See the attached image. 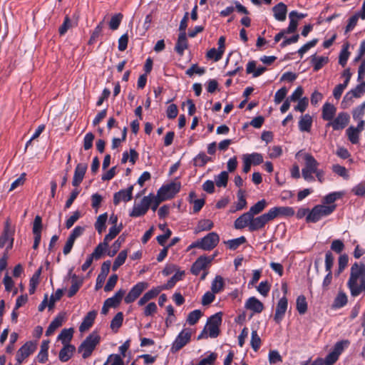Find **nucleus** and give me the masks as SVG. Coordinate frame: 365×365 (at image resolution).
<instances>
[{
	"mask_svg": "<svg viewBox=\"0 0 365 365\" xmlns=\"http://www.w3.org/2000/svg\"><path fill=\"white\" fill-rule=\"evenodd\" d=\"M108 247V243L103 240V242L99 243L94 249L92 254L90 255L96 260L101 258L103 254L106 251Z\"/></svg>",
	"mask_w": 365,
	"mask_h": 365,
	"instance_id": "34",
	"label": "nucleus"
},
{
	"mask_svg": "<svg viewBox=\"0 0 365 365\" xmlns=\"http://www.w3.org/2000/svg\"><path fill=\"white\" fill-rule=\"evenodd\" d=\"M108 219V215L106 212L100 215L96 222H95V229L97 230L98 234H101L106 229V223Z\"/></svg>",
	"mask_w": 365,
	"mask_h": 365,
	"instance_id": "36",
	"label": "nucleus"
},
{
	"mask_svg": "<svg viewBox=\"0 0 365 365\" xmlns=\"http://www.w3.org/2000/svg\"><path fill=\"white\" fill-rule=\"evenodd\" d=\"M328 62L329 58L327 56H318L316 54L311 56V63L314 71H319Z\"/></svg>",
	"mask_w": 365,
	"mask_h": 365,
	"instance_id": "28",
	"label": "nucleus"
},
{
	"mask_svg": "<svg viewBox=\"0 0 365 365\" xmlns=\"http://www.w3.org/2000/svg\"><path fill=\"white\" fill-rule=\"evenodd\" d=\"M223 54V51L212 48L207 51L206 57L209 59L213 60L214 61H218L222 58Z\"/></svg>",
	"mask_w": 365,
	"mask_h": 365,
	"instance_id": "53",
	"label": "nucleus"
},
{
	"mask_svg": "<svg viewBox=\"0 0 365 365\" xmlns=\"http://www.w3.org/2000/svg\"><path fill=\"white\" fill-rule=\"evenodd\" d=\"M223 278L217 275L215 277L211 284V290L213 293L217 294L221 292L224 288Z\"/></svg>",
	"mask_w": 365,
	"mask_h": 365,
	"instance_id": "41",
	"label": "nucleus"
},
{
	"mask_svg": "<svg viewBox=\"0 0 365 365\" xmlns=\"http://www.w3.org/2000/svg\"><path fill=\"white\" fill-rule=\"evenodd\" d=\"M274 19L278 21H284L286 19L287 7L282 3L279 2L272 8Z\"/></svg>",
	"mask_w": 365,
	"mask_h": 365,
	"instance_id": "21",
	"label": "nucleus"
},
{
	"mask_svg": "<svg viewBox=\"0 0 365 365\" xmlns=\"http://www.w3.org/2000/svg\"><path fill=\"white\" fill-rule=\"evenodd\" d=\"M101 341V336L96 331L90 334L78 346V352H82L83 359L88 358Z\"/></svg>",
	"mask_w": 365,
	"mask_h": 365,
	"instance_id": "2",
	"label": "nucleus"
},
{
	"mask_svg": "<svg viewBox=\"0 0 365 365\" xmlns=\"http://www.w3.org/2000/svg\"><path fill=\"white\" fill-rule=\"evenodd\" d=\"M228 178V172H221L215 178L216 185L219 187H225L227 185Z\"/></svg>",
	"mask_w": 365,
	"mask_h": 365,
	"instance_id": "47",
	"label": "nucleus"
},
{
	"mask_svg": "<svg viewBox=\"0 0 365 365\" xmlns=\"http://www.w3.org/2000/svg\"><path fill=\"white\" fill-rule=\"evenodd\" d=\"M15 230L11 227L9 220L5 222L4 230L0 236V248H3L7 244L6 252H8L13 247L14 244V235Z\"/></svg>",
	"mask_w": 365,
	"mask_h": 365,
	"instance_id": "6",
	"label": "nucleus"
},
{
	"mask_svg": "<svg viewBox=\"0 0 365 365\" xmlns=\"http://www.w3.org/2000/svg\"><path fill=\"white\" fill-rule=\"evenodd\" d=\"M36 349V344L31 341L26 342L17 351L16 359L20 365L27 357L32 354Z\"/></svg>",
	"mask_w": 365,
	"mask_h": 365,
	"instance_id": "11",
	"label": "nucleus"
},
{
	"mask_svg": "<svg viewBox=\"0 0 365 365\" xmlns=\"http://www.w3.org/2000/svg\"><path fill=\"white\" fill-rule=\"evenodd\" d=\"M237 198L238 202L235 205V210H242L247 206V201L245 196V191L242 190H239L237 192Z\"/></svg>",
	"mask_w": 365,
	"mask_h": 365,
	"instance_id": "52",
	"label": "nucleus"
},
{
	"mask_svg": "<svg viewBox=\"0 0 365 365\" xmlns=\"http://www.w3.org/2000/svg\"><path fill=\"white\" fill-rule=\"evenodd\" d=\"M205 72V69L203 67H199L197 63L192 64L190 68H189L186 71L185 74L190 77H192L194 73L198 75H202Z\"/></svg>",
	"mask_w": 365,
	"mask_h": 365,
	"instance_id": "57",
	"label": "nucleus"
},
{
	"mask_svg": "<svg viewBox=\"0 0 365 365\" xmlns=\"http://www.w3.org/2000/svg\"><path fill=\"white\" fill-rule=\"evenodd\" d=\"M336 209V205H315L306 217V222L315 223L319 221L322 217L331 215Z\"/></svg>",
	"mask_w": 365,
	"mask_h": 365,
	"instance_id": "3",
	"label": "nucleus"
},
{
	"mask_svg": "<svg viewBox=\"0 0 365 365\" xmlns=\"http://www.w3.org/2000/svg\"><path fill=\"white\" fill-rule=\"evenodd\" d=\"M219 242L220 237L218 234L215 232H212L208 233L204 237L192 242L188 248H199L205 251H210L218 245Z\"/></svg>",
	"mask_w": 365,
	"mask_h": 365,
	"instance_id": "4",
	"label": "nucleus"
},
{
	"mask_svg": "<svg viewBox=\"0 0 365 365\" xmlns=\"http://www.w3.org/2000/svg\"><path fill=\"white\" fill-rule=\"evenodd\" d=\"M188 48V41L187 35L182 34L178 35V38L175 46V52L180 56H183L185 51Z\"/></svg>",
	"mask_w": 365,
	"mask_h": 365,
	"instance_id": "24",
	"label": "nucleus"
},
{
	"mask_svg": "<svg viewBox=\"0 0 365 365\" xmlns=\"http://www.w3.org/2000/svg\"><path fill=\"white\" fill-rule=\"evenodd\" d=\"M152 194L143 197L138 205L133 206V210L130 213V216L133 217H138L145 215L152 204Z\"/></svg>",
	"mask_w": 365,
	"mask_h": 365,
	"instance_id": "9",
	"label": "nucleus"
},
{
	"mask_svg": "<svg viewBox=\"0 0 365 365\" xmlns=\"http://www.w3.org/2000/svg\"><path fill=\"white\" fill-rule=\"evenodd\" d=\"M365 101L353 110L352 115L354 120H359L364 115Z\"/></svg>",
	"mask_w": 365,
	"mask_h": 365,
	"instance_id": "63",
	"label": "nucleus"
},
{
	"mask_svg": "<svg viewBox=\"0 0 365 365\" xmlns=\"http://www.w3.org/2000/svg\"><path fill=\"white\" fill-rule=\"evenodd\" d=\"M351 192L356 196L365 197V182H361L355 185Z\"/></svg>",
	"mask_w": 365,
	"mask_h": 365,
	"instance_id": "64",
	"label": "nucleus"
},
{
	"mask_svg": "<svg viewBox=\"0 0 365 365\" xmlns=\"http://www.w3.org/2000/svg\"><path fill=\"white\" fill-rule=\"evenodd\" d=\"M287 299L285 296H284L279 300L275 310L274 319L277 324L280 323L283 319L285 312L287 309Z\"/></svg>",
	"mask_w": 365,
	"mask_h": 365,
	"instance_id": "16",
	"label": "nucleus"
},
{
	"mask_svg": "<svg viewBox=\"0 0 365 365\" xmlns=\"http://www.w3.org/2000/svg\"><path fill=\"white\" fill-rule=\"evenodd\" d=\"M212 161V158L207 156L204 152H200L193 158V165L195 167H204L208 162Z\"/></svg>",
	"mask_w": 365,
	"mask_h": 365,
	"instance_id": "33",
	"label": "nucleus"
},
{
	"mask_svg": "<svg viewBox=\"0 0 365 365\" xmlns=\"http://www.w3.org/2000/svg\"><path fill=\"white\" fill-rule=\"evenodd\" d=\"M271 220H273L269 211L257 217H254V215H252L250 231L254 232L262 229Z\"/></svg>",
	"mask_w": 365,
	"mask_h": 365,
	"instance_id": "14",
	"label": "nucleus"
},
{
	"mask_svg": "<svg viewBox=\"0 0 365 365\" xmlns=\"http://www.w3.org/2000/svg\"><path fill=\"white\" fill-rule=\"evenodd\" d=\"M267 205V201L264 199H262L259 201H258L257 203H255L254 205H252L250 208L248 212L251 215H258L260 212H262L264 208L266 207Z\"/></svg>",
	"mask_w": 365,
	"mask_h": 365,
	"instance_id": "39",
	"label": "nucleus"
},
{
	"mask_svg": "<svg viewBox=\"0 0 365 365\" xmlns=\"http://www.w3.org/2000/svg\"><path fill=\"white\" fill-rule=\"evenodd\" d=\"M42 218L39 215H36L33 222L32 232L34 235H41L42 230Z\"/></svg>",
	"mask_w": 365,
	"mask_h": 365,
	"instance_id": "58",
	"label": "nucleus"
},
{
	"mask_svg": "<svg viewBox=\"0 0 365 365\" xmlns=\"http://www.w3.org/2000/svg\"><path fill=\"white\" fill-rule=\"evenodd\" d=\"M304 159L305 161V168L309 170L312 172H316L318 169L319 163L314 158L312 155L310 153H305L304 156Z\"/></svg>",
	"mask_w": 365,
	"mask_h": 365,
	"instance_id": "32",
	"label": "nucleus"
},
{
	"mask_svg": "<svg viewBox=\"0 0 365 365\" xmlns=\"http://www.w3.org/2000/svg\"><path fill=\"white\" fill-rule=\"evenodd\" d=\"M213 227H214V223L212 220H210L209 219H205V220H201L200 221H199L197 226V230L198 232L208 231V230H210L211 229H212Z\"/></svg>",
	"mask_w": 365,
	"mask_h": 365,
	"instance_id": "54",
	"label": "nucleus"
},
{
	"mask_svg": "<svg viewBox=\"0 0 365 365\" xmlns=\"http://www.w3.org/2000/svg\"><path fill=\"white\" fill-rule=\"evenodd\" d=\"M297 310L300 314H304L307 311V302L304 295H299L296 302Z\"/></svg>",
	"mask_w": 365,
	"mask_h": 365,
	"instance_id": "44",
	"label": "nucleus"
},
{
	"mask_svg": "<svg viewBox=\"0 0 365 365\" xmlns=\"http://www.w3.org/2000/svg\"><path fill=\"white\" fill-rule=\"evenodd\" d=\"M317 42L318 40L314 38L303 45L297 51L300 57L302 58L303 55L307 53L311 48L314 47Z\"/></svg>",
	"mask_w": 365,
	"mask_h": 365,
	"instance_id": "60",
	"label": "nucleus"
},
{
	"mask_svg": "<svg viewBox=\"0 0 365 365\" xmlns=\"http://www.w3.org/2000/svg\"><path fill=\"white\" fill-rule=\"evenodd\" d=\"M125 241V237L123 235H120L112 245L111 249L108 251V255L110 257H113L116 255L118 251L119 250L122 243Z\"/></svg>",
	"mask_w": 365,
	"mask_h": 365,
	"instance_id": "48",
	"label": "nucleus"
},
{
	"mask_svg": "<svg viewBox=\"0 0 365 365\" xmlns=\"http://www.w3.org/2000/svg\"><path fill=\"white\" fill-rule=\"evenodd\" d=\"M123 321V314L122 312H118L110 322V329L116 332L122 326Z\"/></svg>",
	"mask_w": 365,
	"mask_h": 365,
	"instance_id": "45",
	"label": "nucleus"
},
{
	"mask_svg": "<svg viewBox=\"0 0 365 365\" xmlns=\"http://www.w3.org/2000/svg\"><path fill=\"white\" fill-rule=\"evenodd\" d=\"M148 284L145 282H140L135 284L124 298L125 304H130L135 302L147 289Z\"/></svg>",
	"mask_w": 365,
	"mask_h": 365,
	"instance_id": "10",
	"label": "nucleus"
},
{
	"mask_svg": "<svg viewBox=\"0 0 365 365\" xmlns=\"http://www.w3.org/2000/svg\"><path fill=\"white\" fill-rule=\"evenodd\" d=\"M250 344L252 348L255 351H257L261 346V339L258 335L257 330L252 331Z\"/></svg>",
	"mask_w": 365,
	"mask_h": 365,
	"instance_id": "55",
	"label": "nucleus"
},
{
	"mask_svg": "<svg viewBox=\"0 0 365 365\" xmlns=\"http://www.w3.org/2000/svg\"><path fill=\"white\" fill-rule=\"evenodd\" d=\"M82 284L83 281L81 279H79L76 274H73L71 277V286L69 288L67 293L68 297L71 298L73 297L79 290Z\"/></svg>",
	"mask_w": 365,
	"mask_h": 365,
	"instance_id": "30",
	"label": "nucleus"
},
{
	"mask_svg": "<svg viewBox=\"0 0 365 365\" xmlns=\"http://www.w3.org/2000/svg\"><path fill=\"white\" fill-rule=\"evenodd\" d=\"M347 303V297L345 293L339 292L333 303V307L339 309L344 307Z\"/></svg>",
	"mask_w": 365,
	"mask_h": 365,
	"instance_id": "49",
	"label": "nucleus"
},
{
	"mask_svg": "<svg viewBox=\"0 0 365 365\" xmlns=\"http://www.w3.org/2000/svg\"><path fill=\"white\" fill-rule=\"evenodd\" d=\"M128 256L127 250H122L117 257L115 259V261L113 264L112 269L113 271H116L121 265H123Z\"/></svg>",
	"mask_w": 365,
	"mask_h": 365,
	"instance_id": "43",
	"label": "nucleus"
},
{
	"mask_svg": "<svg viewBox=\"0 0 365 365\" xmlns=\"http://www.w3.org/2000/svg\"><path fill=\"white\" fill-rule=\"evenodd\" d=\"M213 259L214 257H207L205 255L199 257L191 267V273L197 276L202 270L206 269L211 264Z\"/></svg>",
	"mask_w": 365,
	"mask_h": 365,
	"instance_id": "13",
	"label": "nucleus"
},
{
	"mask_svg": "<svg viewBox=\"0 0 365 365\" xmlns=\"http://www.w3.org/2000/svg\"><path fill=\"white\" fill-rule=\"evenodd\" d=\"M125 294V291L124 289H119L113 297L105 300L106 306H109L110 307H118L120 304Z\"/></svg>",
	"mask_w": 365,
	"mask_h": 365,
	"instance_id": "27",
	"label": "nucleus"
},
{
	"mask_svg": "<svg viewBox=\"0 0 365 365\" xmlns=\"http://www.w3.org/2000/svg\"><path fill=\"white\" fill-rule=\"evenodd\" d=\"M192 332L190 329H183L176 336L171 347L173 352H177L187 344L191 339Z\"/></svg>",
	"mask_w": 365,
	"mask_h": 365,
	"instance_id": "8",
	"label": "nucleus"
},
{
	"mask_svg": "<svg viewBox=\"0 0 365 365\" xmlns=\"http://www.w3.org/2000/svg\"><path fill=\"white\" fill-rule=\"evenodd\" d=\"M365 93V81L361 82L354 88L347 92L344 97V101H351L353 98H360Z\"/></svg>",
	"mask_w": 365,
	"mask_h": 365,
	"instance_id": "20",
	"label": "nucleus"
},
{
	"mask_svg": "<svg viewBox=\"0 0 365 365\" xmlns=\"http://www.w3.org/2000/svg\"><path fill=\"white\" fill-rule=\"evenodd\" d=\"M312 125V118L309 114L302 115L299 121V129L302 132H309Z\"/></svg>",
	"mask_w": 365,
	"mask_h": 365,
	"instance_id": "31",
	"label": "nucleus"
},
{
	"mask_svg": "<svg viewBox=\"0 0 365 365\" xmlns=\"http://www.w3.org/2000/svg\"><path fill=\"white\" fill-rule=\"evenodd\" d=\"M250 158V162L253 165H259L263 163V156L259 153H252L251 154H246Z\"/></svg>",
	"mask_w": 365,
	"mask_h": 365,
	"instance_id": "61",
	"label": "nucleus"
},
{
	"mask_svg": "<svg viewBox=\"0 0 365 365\" xmlns=\"http://www.w3.org/2000/svg\"><path fill=\"white\" fill-rule=\"evenodd\" d=\"M346 133L347 135L349 140L352 144L359 143L360 133L355 129V127H354V126L349 127L346 130Z\"/></svg>",
	"mask_w": 365,
	"mask_h": 365,
	"instance_id": "42",
	"label": "nucleus"
},
{
	"mask_svg": "<svg viewBox=\"0 0 365 365\" xmlns=\"http://www.w3.org/2000/svg\"><path fill=\"white\" fill-rule=\"evenodd\" d=\"M347 287L352 297L359 296L365 290V264L354 262L350 269Z\"/></svg>",
	"mask_w": 365,
	"mask_h": 365,
	"instance_id": "1",
	"label": "nucleus"
},
{
	"mask_svg": "<svg viewBox=\"0 0 365 365\" xmlns=\"http://www.w3.org/2000/svg\"><path fill=\"white\" fill-rule=\"evenodd\" d=\"M350 116L347 113L341 112L336 118L327 123L326 127L331 126L334 130H343L349 123Z\"/></svg>",
	"mask_w": 365,
	"mask_h": 365,
	"instance_id": "12",
	"label": "nucleus"
},
{
	"mask_svg": "<svg viewBox=\"0 0 365 365\" xmlns=\"http://www.w3.org/2000/svg\"><path fill=\"white\" fill-rule=\"evenodd\" d=\"M267 70L266 67L260 66L256 68V61H250L247 64V73H252L253 77L256 78L261 76Z\"/></svg>",
	"mask_w": 365,
	"mask_h": 365,
	"instance_id": "29",
	"label": "nucleus"
},
{
	"mask_svg": "<svg viewBox=\"0 0 365 365\" xmlns=\"http://www.w3.org/2000/svg\"><path fill=\"white\" fill-rule=\"evenodd\" d=\"M73 328L63 329L59 334L58 339L61 340L63 345L69 344V341L73 338Z\"/></svg>",
	"mask_w": 365,
	"mask_h": 365,
	"instance_id": "37",
	"label": "nucleus"
},
{
	"mask_svg": "<svg viewBox=\"0 0 365 365\" xmlns=\"http://www.w3.org/2000/svg\"><path fill=\"white\" fill-rule=\"evenodd\" d=\"M245 308L255 313H261L264 309V304L255 297H251L246 301Z\"/></svg>",
	"mask_w": 365,
	"mask_h": 365,
	"instance_id": "23",
	"label": "nucleus"
},
{
	"mask_svg": "<svg viewBox=\"0 0 365 365\" xmlns=\"http://www.w3.org/2000/svg\"><path fill=\"white\" fill-rule=\"evenodd\" d=\"M307 16V14L292 11L289 14V23H298Z\"/></svg>",
	"mask_w": 365,
	"mask_h": 365,
	"instance_id": "59",
	"label": "nucleus"
},
{
	"mask_svg": "<svg viewBox=\"0 0 365 365\" xmlns=\"http://www.w3.org/2000/svg\"><path fill=\"white\" fill-rule=\"evenodd\" d=\"M76 347L72 344H65L61 349L58 355L59 360L62 362L68 361L75 351Z\"/></svg>",
	"mask_w": 365,
	"mask_h": 365,
	"instance_id": "26",
	"label": "nucleus"
},
{
	"mask_svg": "<svg viewBox=\"0 0 365 365\" xmlns=\"http://www.w3.org/2000/svg\"><path fill=\"white\" fill-rule=\"evenodd\" d=\"M222 322V312H220L208 318L206 324L208 336L210 338H216L220 333V327Z\"/></svg>",
	"mask_w": 365,
	"mask_h": 365,
	"instance_id": "5",
	"label": "nucleus"
},
{
	"mask_svg": "<svg viewBox=\"0 0 365 365\" xmlns=\"http://www.w3.org/2000/svg\"><path fill=\"white\" fill-rule=\"evenodd\" d=\"M247 241L245 237L241 236L240 237L229 240L225 243L227 245L228 248L231 250H237L241 245L245 243Z\"/></svg>",
	"mask_w": 365,
	"mask_h": 365,
	"instance_id": "40",
	"label": "nucleus"
},
{
	"mask_svg": "<svg viewBox=\"0 0 365 365\" xmlns=\"http://www.w3.org/2000/svg\"><path fill=\"white\" fill-rule=\"evenodd\" d=\"M41 274V269H39L30 279L29 292L30 294H33L36 289V286L38 284V277Z\"/></svg>",
	"mask_w": 365,
	"mask_h": 365,
	"instance_id": "56",
	"label": "nucleus"
},
{
	"mask_svg": "<svg viewBox=\"0 0 365 365\" xmlns=\"http://www.w3.org/2000/svg\"><path fill=\"white\" fill-rule=\"evenodd\" d=\"M97 314L98 312L96 310L88 312L84 317L83 322L79 327V331L81 332H84L88 330L93 326Z\"/></svg>",
	"mask_w": 365,
	"mask_h": 365,
	"instance_id": "19",
	"label": "nucleus"
},
{
	"mask_svg": "<svg viewBox=\"0 0 365 365\" xmlns=\"http://www.w3.org/2000/svg\"><path fill=\"white\" fill-rule=\"evenodd\" d=\"M217 358V354L212 352L207 357L201 359L197 365H212Z\"/></svg>",
	"mask_w": 365,
	"mask_h": 365,
	"instance_id": "62",
	"label": "nucleus"
},
{
	"mask_svg": "<svg viewBox=\"0 0 365 365\" xmlns=\"http://www.w3.org/2000/svg\"><path fill=\"white\" fill-rule=\"evenodd\" d=\"M349 262V257L346 254L341 255L338 260V269L336 270L335 275L339 276L346 267Z\"/></svg>",
	"mask_w": 365,
	"mask_h": 365,
	"instance_id": "50",
	"label": "nucleus"
},
{
	"mask_svg": "<svg viewBox=\"0 0 365 365\" xmlns=\"http://www.w3.org/2000/svg\"><path fill=\"white\" fill-rule=\"evenodd\" d=\"M138 156L139 155L138 152L135 149L130 148L129 153L127 151H125L123 153L121 163H125L128 160H129L132 165H134L138 159Z\"/></svg>",
	"mask_w": 365,
	"mask_h": 365,
	"instance_id": "35",
	"label": "nucleus"
},
{
	"mask_svg": "<svg viewBox=\"0 0 365 365\" xmlns=\"http://www.w3.org/2000/svg\"><path fill=\"white\" fill-rule=\"evenodd\" d=\"M181 187L180 182H172L169 184L163 185L158 191V196L163 200L172 199L180 192Z\"/></svg>",
	"mask_w": 365,
	"mask_h": 365,
	"instance_id": "7",
	"label": "nucleus"
},
{
	"mask_svg": "<svg viewBox=\"0 0 365 365\" xmlns=\"http://www.w3.org/2000/svg\"><path fill=\"white\" fill-rule=\"evenodd\" d=\"M185 275L184 271H178L168 282L165 284L163 285L164 289H172L176 284L177 282L181 280L182 277Z\"/></svg>",
	"mask_w": 365,
	"mask_h": 365,
	"instance_id": "38",
	"label": "nucleus"
},
{
	"mask_svg": "<svg viewBox=\"0 0 365 365\" xmlns=\"http://www.w3.org/2000/svg\"><path fill=\"white\" fill-rule=\"evenodd\" d=\"M252 220V215L248 212H245L237 218L234 222V227L237 230H242L246 227L250 228Z\"/></svg>",
	"mask_w": 365,
	"mask_h": 365,
	"instance_id": "22",
	"label": "nucleus"
},
{
	"mask_svg": "<svg viewBox=\"0 0 365 365\" xmlns=\"http://www.w3.org/2000/svg\"><path fill=\"white\" fill-rule=\"evenodd\" d=\"M202 316V313L200 309H195L188 314L187 322L190 325L195 324Z\"/></svg>",
	"mask_w": 365,
	"mask_h": 365,
	"instance_id": "51",
	"label": "nucleus"
},
{
	"mask_svg": "<svg viewBox=\"0 0 365 365\" xmlns=\"http://www.w3.org/2000/svg\"><path fill=\"white\" fill-rule=\"evenodd\" d=\"M133 186L130 185L125 190H120V191L115 192L113 195V203L115 205H118L120 201L128 202L130 201L133 196Z\"/></svg>",
	"mask_w": 365,
	"mask_h": 365,
	"instance_id": "17",
	"label": "nucleus"
},
{
	"mask_svg": "<svg viewBox=\"0 0 365 365\" xmlns=\"http://www.w3.org/2000/svg\"><path fill=\"white\" fill-rule=\"evenodd\" d=\"M272 220L278 216L292 217L294 215V210L291 207H274L269 210Z\"/></svg>",
	"mask_w": 365,
	"mask_h": 365,
	"instance_id": "18",
	"label": "nucleus"
},
{
	"mask_svg": "<svg viewBox=\"0 0 365 365\" xmlns=\"http://www.w3.org/2000/svg\"><path fill=\"white\" fill-rule=\"evenodd\" d=\"M336 112V108L334 105L325 103L322 106V117L323 120L330 122L334 119Z\"/></svg>",
	"mask_w": 365,
	"mask_h": 365,
	"instance_id": "25",
	"label": "nucleus"
},
{
	"mask_svg": "<svg viewBox=\"0 0 365 365\" xmlns=\"http://www.w3.org/2000/svg\"><path fill=\"white\" fill-rule=\"evenodd\" d=\"M88 166L86 163H78L74 170V175L72 180V185L74 187H78L82 182Z\"/></svg>",
	"mask_w": 365,
	"mask_h": 365,
	"instance_id": "15",
	"label": "nucleus"
},
{
	"mask_svg": "<svg viewBox=\"0 0 365 365\" xmlns=\"http://www.w3.org/2000/svg\"><path fill=\"white\" fill-rule=\"evenodd\" d=\"M349 44H344L343 45V48L341 50L339 57V63L344 67L347 63V61L349 59L350 52L349 51Z\"/></svg>",
	"mask_w": 365,
	"mask_h": 365,
	"instance_id": "46",
	"label": "nucleus"
}]
</instances>
